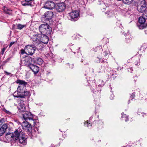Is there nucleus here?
<instances>
[{
    "mask_svg": "<svg viewBox=\"0 0 147 147\" xmlns=\"http://www.w3.org/2000/svg\"><path fill=\"white\" fill-rule=\"evenodd\" d=\"M16 82L19 84V85L17 88L16 92H15L13 94L14 97H17V96H19V95L23 93L25 90L26 86L27 84V82L24 81L20 80H17Z\"/></svg>",
    "mask_w": 147,
    "mask_h": 147,
    "instance_id": "nucleus-1",
    "label": "nucleus"
},
{
    "mask_svg": "<svg viewBox=\"0 0 147 147\" xmlns=\"http://www.w3.org/2000/svg\"><path fill=\"white\" fill-rule=\"evenodd\" d=\"M39 30L41 34H50L52 31V28L47 24H41L39 27Z\"/></svg>",
    "mask_w": 147,
    "mask_h": 147,
    "instance_id": "nucleus-2",
    "label": "nucleus"
},
{
    "mask_svg": "<svg viewBox=\"0 0 147 147\" xmlns=\"http://www.w3.org/2000/svg\"><path fill=\"white\" fill-rule=\"evenodd\" d=\"M21 132H19L18 129H16L14 133H8L5 135V138L7 139L8 142H10L12 140H17L19 136L21 135Z\"/></svg>",
    "mask_w": 147,
    "mask_h": 147,
    "instance_id": "nucleus-3",
    "label": "nucleus"
},
{
    "mask_svg": "<svg viewBox=\"0 0 147 147\" xmlns=\"http://www.w3.org/2000/svg\"><path fill=\"white\" fill-rule=\"evenodd\" d=\"M23 118L25 120L31 121V123H33L34 126H35L36 123H38V120L36 119H33V115L30 112H26L23 115Z\"/></svg>",
    "mask_w": 147,
    "mask_h": 147,
    "instance_id": "nucleus-4",
    "label": "nucleus"
},
{
    "mask_svg": "<svg viewBox=\"0 0 147 147\" xmlns=\"http://www.w3.org/2000/svg\"><path fill=\"white\" fill-rule=\"evenodd\" d=\"M53 16V13L52 11H49L46 12L43 15L42 17V21H49Z\"/></svg>",
    "mask_w": 147,
    "mask_h": 147,
    "instance_id": "nucleus-5",
    "label": "nucleus"
},
{
    "mask_svg": "<svg viewBox=\"0 0 147 147\" xmlns=\"http://www.w3.org/2000/svg\"><path fill=\"white\" fill-rule=\"evenodd\" d=\"M25 49L28 55H32L35 53L36 48L34 46L27 45L25 47Z\"/></svg>",
    "mask_w": 147,
    "mask_h": 147,
    "instance_id": "nucleus-6",
    "label": "nucleus"
},
{
    "mask_svg": "<svg viewBox=\"0 0 147 147\" xmlns=\"http://www.w3.org/2000/svg\"><path fill=\"white\" fill-rule=\"evenodd\" d=\"M68 14V18L71 21L76 20V19L78 17L79 15L78 12L77 11H72Z\"/></svg>",
    "mask_w": 147,
    "mask_h": 147,
    "instance_id": "nucleus-7",
    "label": "nucleus"
},
{
    "mask_svg": "<svg viewBox=\"0 0 147 147\" xmlns=\"http://www.w3.org/2000/svg\"><path fill=\"white\" fill-rule=\"evenodd\" d=\"M65 9V5L63 3H58L55 6L56 10L57 12H61L63 11Z\"/></svg>",
    "mask_w": 147,
    "mask_h": 147,
    "instance_id": "nucleus-8",
    "label": "nucleus"
},
{
    "mask_svg": "<svg viewBox=\"0 0 147 147\" xmlns=\"http://www.w3.org/2000/svg\"><path fill=\"white\" fill-rule=\"evenodd\" d=\"M40 36H41V34L36 33L32 35L31 38L34 42L37 44H38L40 43Z\"/></svg>",
    "mask_w": 147,
    "mask_h": 147,
    "instance_id": "nucleus-9",
    "label": "nucleus"
},
{
    "mask_svg": "<svg viewBox=\"0 0 147 147\" xmlns=\"http://www.w3.org/2000/svg\"><path fill=\"white\" fill-rule=\"evenodd\" d=\"M22 126L23 129L29 131L32 128L31 124L27 121H24L22 123Z\"/></svg>",
    "mask_w": 147,
    "mask_h": 147,
    "instance_id": "nucleus-10",
    "label": "nucleus"
},
{
    "mask_svg": "<svg viewBox=\"0 0 147 147\" xmlns=\"http://www.w3.org/2000/svg\"><path fill=\"white\" fill-rule=\"evenodd\" d=\"M55 4L53 1H48L47 2L44 6V7L47 9H52L55 7Z\"/></svg>",
    "mask_w": 147,
    "mask_h": 147,
    "instance_id": "nucleus-11",
    "label": "nucleus"
},
{
    "mask_svg": "<svg viewBox=\"0 0 147 147\" xmlns=\"http://www.w3.org/2000/svg\"><path fill=\"white\" fill-rule=\"evenodd\" d=\"M19 132H21L22 133L21 135L19 136L18 138H19V142L25 145L26 144V138L25 137V135L23 134V133L20 130L18 131Z\"/></svg>",
    "mask_w": 147,
    "mask_h": 147,
    "instance_id": "nucleus-12",
    "label": "nucleus"
},
{
    "mask_svg": "<svg viewBox=\"0 0 147 147\" xmlns=\"http://www.w3.org/2000/svg\"><path fill=\"white\" fill-rule=\"evenodd\" d=\"M32 58L30 57H26L23 58L22 59H21V61L22 63H24L26 65H28L31 62Z\"/></svg>",
    "mask_w": 147,
    "mask_h": 147,
    "instance_id": "nucleus-13",
    "label": "nucleus"
},
{
    "mask_svg": "<svg viewBox=\"0 0 147 147\" xmlns=\"http://www.w3.org/2000/svg\"><path fill=\"white\" fill-rule=\"evenodd\" d=\"M46 35H47L41 34L40 37V43L41 42L45 44L48 43L49 41V38Z\"/></svg>",
    "mask_w": 147,
    "mask_h": 147,
    "instance_id": "nucleus-14",
    "label": "nucleus"
},
{
    "mask_svg": "<svg viewBox=\"0 0 147 147\" xmlns=\"http://www.w3.org/2000/svg\"><path fill=\"white\" fill-rule=\"evenodd\" d=\"M8 127L7 123L3 124L0 128V136H1L5 133Z\"/></svg>",
    "mask_w": 147,
    "mask_h": 147,
    "instance_id": "nucleus-15",
    "label": "nucleus"
},
{
    "mask_svg": "<svg viewBox=\"0 0 147 147\" xmlns=\"http://www.w3.org/2000/svg\"><path fill=\"white\" fill-rule=\"evenodd\" d=\"M146 5H137V9L138 11L141 13H144L146 12L147 9Z\"/></svg>",
    "mask_w": 147,
    "mask_h": 147,
    "instance_id": "nucleus-16",
    "label": "nucleus"
},
{
    "mask_svg": "<svg viewBox=\"0 0 147 147\" xmlns=\"http://www.w3.org/2000/svg\"><path fill=\"white\" fill-rule=\"evenodd\" d=\"M147 19V16L146 13H144L142 16L139 19V22L140 24H144L146 20Z\"/></svg>",
    "mask_w": 147,
    "mask_h": 147,
    "instance_id": "nucleus-17",
    "label": "nucleus"
},
{
    "mask_svg": "<svg viewBox=\"0 0 147 147\" xmlns=\"http://www.w3.org/2000/svg\"><path fill=\"white\" fill-rule=\"evenodd\" d=\"M29 67L35 74H37L39 71L38 67L34 65H30Z\"/></svg>",
    "mask_w": 147,
    "mask_h": 147,
    "instance_id": "nucleus-18",
    "label": "nucleus"
},
{
    "mask_svg": "<svg viewBox=\"0 0 147 147\" xmlns=\"http://www.w3.org/2000/svg\"><path fill=\"white\" fill-rule=\"evenodd\" d=\"M19 109L21 112L24 111L26 110V106L24 103H20L18 107Z\"/></svg>",
    "mask_w": 147,
    "mask_h": 147,
    "instance_id": "nucleus-19",
    "label": "nucleus"
},
{
    "mask_svg": "<svg viewBox=\"0 0 147 147\" xmlns=\"http://www.w3.org/2000/svg\"><path fill=\"white\" fill-rule=\"evenodd\" d=\"M29 94V92L28 91H25V90H24V92H23V93L19 95V96H17V98L20 97L23 98L25 96H27Z\"/></svg>",
    "mask_w": 147,
    "mask_h": 147,
    "instance_id": "nucleus-20",
    "label": "nucleus"
},
{
    "mask_svg": "<svg viewBox=\"0 0 147 147\" xmlns=\"http://www.w3.org/2000/svg\"><path fill=\"white\" fill-rule=\"evenodd\" d=\"M137 5H146V4L145 0H139Z\"/></svg>",
    "mask_w": 147,
    "mask_h": 147,
    "instance_id": "nucleus-21",
    "label": "nucleus"
},
{
    "mask_svg": "<svg viewBox=\"0 0 147 147\" xmlns=\"http://www.w3.org/2000/svg\"><path fill=\"white\" fill-rule=\"evenodd\" d=\"M36 62L37 64L40 65L43 63V61L41 58H38L36 60Z\"/></svg>",
    "mask_w": 147,
    "mask_h": 147,
    "instance_id": "nucleus-22",
    "label": "nucleus"
},
{
    "mask_svg": "<svg viewBox=\"0 0 147 147\" xmlns=\"http://www.w3.org/2000/svg\"><path fill=\"white\" fill-rule=\"evenodd\" d=\"M3 10L4 12L7 14H10L11 13V10L7 8V7H4Z\"/></svg>",
    "mask_w": 147,
    "mask_h": 147,
    "instance_id": "nucleus-23",
    "label": "nucleus"
},
{
    "mask_svg": "<svg viewBox=\"0 0 147 147\" xmlns=\"http://www.w3.org/2000/svg\"><path fill=\"white\" fill-rule=\"evenodd\" d=\"M147 26V25L144 24H140L138 25V27L140 29H142L145 28Z\"/></svg>",
    "mask_w": 147,
    "mask_h": 147,
    "instance_id": "nucleus-24",
    "label": "nucleus"
},
{
    "mask_svg": "<svg viewBox=\"0 0 147 147\" xmlns=\"http://www.w3.org/2000/svg\"><path fill=\"white\" fill-rule=\"evenodd\" d=\"M133 0H123V2L126 4L129 5L133 2Z\"/></svg>",
    "mask_w": 147,
    "mask_h": 147,
    "instance_id": "nucleus-25",
    "label": "nucleus"
},
{
    "mask_svg": "<svg viewBox=\"0 0 147 147\" xmlns=\"http://www.w3.org/2000/svg\"><path fill=\"white\" fill-rule=\"evenodd\" d=\"M26 26V25H22L20 24H18L17 25V28L19 30H21Z\"/></svg>",
    "mask_w": 147,
    "mask_h": 147,
    "instance_id": "nucleus-26",
    "label": "nucleus"
},
{
    "mask_svg": "<svg viewBox=\"0 0 147 147\" xmlns=\"http://www.w3.org/2000/svg\"><path fill=\"white\" fill-rule=\"evenodd\" d=\"M122 118L125 117V121H127L128 120V118L126 114H124L123 113L122 114Z\"/></svg>",
    "mask_w": 147,
    "mask_h": 147,
    "instance_id": "nucleus-27",
    "label": "nucleus"
},
{
    "mask_svg": "<svg viewBox=\"0 0 147 147\" xmlns=\"http://www.w3.org/2000/svg\"><path fill=\"white\" fill-rule=\"evenodd\" d=\"M22 5L23 6L31 5V4L30 2L26 1V2L24 3H23Z\"/></svg>",
    "mask_w": 147,
    "mask_h": 147,
    "instance_id": "nucleus-28",
    "label": "nucleus"
},
{
    "mask_svg": "<svg viewBox=\"0 0 147 147\" xmlns=\"http://www.w3.org/2000/svg\"><path fill=\"white\" fill-rule=\"evenodd\" d=\"M21 54H27V53L26 52V50L25 49V48H24V49H21Z\"/></svg>",
    "mask_w": 147,
    "mask_h": 147,
    "instance_id": "nucleus-29",
    "label": "nucleus"
},
{
    "mask_svg": "<svg viewBox=\"0 0 147 147\" xmlns=\"http://www.w3.org/2000/svg\"><path fill=\"white\" fill-rule=\"evenodd\" d=\"M85 125L87 127H88L89 126H91V124L90 123H89L88 121L87 122V123H84Z\"/></svg>",
    "mask_w": 147,
    "mask_h": 147,
    "instance_id": "nucleus-30",
    "label": "nucleus"
},
{
    "mask_svg": "<svg viewBox=\"0 0 147 147\" xmlns=\"http://www.w3.org/2000/svg\"><path fill=\"white\" fill-rule=\"evenodd\" d=\"M5 111L6 113L9 115H10L11 114V113L8 111L5 110Z\"/></svg>",
    "mask_w": 147,
    "mask_h": 147,
    "instance_id": "nucleus-31",
    "label": "nucleus"
},
{
    "mask_svg": "<svg viewBox=\"0 0 147 147\" xmlns=\"http://www.w3.org/2000/svg\"><path fill=\"white\" fill-rule=\"evenodd\" d=\"M15 43V42H11L10 44H9V48H10L11 46L13 45V44L14 43Z\"/></svg>",
    "mask_w": 147,
    "mask_h": 147,
    "instance_id": "nucleus-32",
    "label": "nucleus"
},
{
    "mask_svg": "<svg viewBox=\"0 0 147 147\" xmlns=\"http://www.w3.org/2000/svg\"><path fill=\"white\" fill-rule=\"evenodd\" d=\"M5 50V48H3L1 51V53L3 55L4 53Z\"/></svg>",
    "mask_w": 147,
    "mask_h": 147,
    "instance_id": "nucleus-33",
    "label": "nucleus"
},
{
    "mask_svg": "<svg viewBox=\"0 0 147 147\" xmlns=\"http://www.w3.org/2000/svg\"><path fill=\"white\" fill-rule=\"evenodd\" d=\"M113 97H114L113 94H112L111 95V96H110V98L111 99H113Z\"/></svg>",
    "mask_w": 147,
    "mask_h": 147,
    "instance_id": "nucleus-34",
    "label": "nucleus"
},
{
    "mask_svg": "<svg viewBox=\"0 0 147 147\" xmlns=\"http://www.w3.org/2000/svg\"><path fill=\"white\" fill-rule=\"evenodd\" d=\"M5 72L6 74L7 75H10V74H11L10 73H9L7 72L6 71H5Z\"/></svg>",
    "mask_w": 147,
    "mask_h": 147,
    "instance_id": "nucleus-35",
    "label": "nucleus"
},
{
    "mask_svg": "<svg viewBox=\"0 0 147 147\" xmlns=\"http://www.w3.org/2000/svg\"><path fill=\"white\" fill-rule=\"evenodd\" d=\"M32 0H25V1H26V2H30Z\"/></svg>",
    "mask_w": 147,
    "mask_h": 147,
    "instance_id": "nucleus-36",
    "label": "nucleus"
},
{
    "mask_svg": "<svg viewBox=\"0 0 147 147\" xmlns=\"http://www.w3.org/2000/svg\"><path fill=\"white\" fill-rule=\"evenodd\" d=\"M144 13H146V14H147V9H146V12H145Z\"/></svg>",
    "mask_w": 147,
    "mask_h": 147,
    "instance_id": "nucleus-37",
    "label": "nucleus"
},
{
    "mask_svg": "<svg viewBox=\"0 0 147 147\" xmlns=\"http://www.w3.org/2000/svg\"><path fill=\"white\" fill-rule=\"evenodd\" d=\"M108 13H108V14H109H109H110V13H110L109 11V12H108Z\"/></svg>",
    "mask_w": 147,
    "mask_h": 147,
    "instance_id": "nucleus-38",
    "label": "nucleus"
},
{
    "mask_svg": "<svg viewBox=\"0 0 147 147\" xmlns=\"http://www.w3.org/2000/svg\"><path fill=\"white\" fill-rule=\"evenodd\" d=\"M132 94L134 95V94Z\"/></svg>",
    "mask_w": 147,
    "mask_h": 147,
    "instance_id": "nucleus-39",
    "label": "nucleus"
},
{
    "mask_svg": "<svg viewBox=\"0 0 147 147\" xmlns=\"http://www.w3.org/2000/svg\"><path fill=\"white\" fill-rule=\"evenodd\" d=\"M1 123V122L0 121V123Z\"/></svg>",
    "mask_w": 147,
    "mask_h": 147,
    "instance_id": "nucleus-40",
    "label": "nucleus"
}]
</instances>
